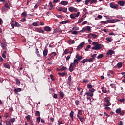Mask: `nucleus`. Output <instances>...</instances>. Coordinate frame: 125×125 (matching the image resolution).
I'll return each instance as SVG.
<instances>
[{"instance_id": "23", "label": "nucleus", "mask_w": 125, "mask_h": 125, "mask_svg": "<svg viewBox=\"0 0 125 125\" xmlns=\"http://www.w3.org/2000/svg\"><path fill=\"white\" fill-rule=\"evenodd\" d=\"M43 55L45 57H46L47 56V53H48V50L47 49L44 50L43 52Z\"/></svg>"}, {"instance_id": "45", "label": "nucleus", "mask_w": 125, "mask_h": 125, "mask_svg": "<svg viewBox=\"0 0 125 125\" xmlns=\"http://www.w3.org/2000/svg\"><path fill=\"white\" fill-rule=\"evenodd\" d=\"M120 112H121V108L117 109L116 110V113L117 114H120Z\"/></svg>"}, {"instance_id": "17", "label": "nucleus", "mask_w": 125, "mask_h": 125, "mask_svg": "<svg viewBox=\"0 0 125 125\" xmlns=\"http://www.w3.org/2000/svg\"><path fill=\"white\" fill-rule=\"evenodd\" d=\"M44 31L46 32H51V28L49 26H46L43 27Z\"/></svg>"}, {"instance_id": "43", "label": "nucleus", "mask_w": 125, "mask_h": 125, "mask_svg": "<svg viewBox=\"0 0 125 125\" xmlns=\"http://www.w3.org/2000/svg\"><path fill=\"white\" fill-rule=\"evenodd\" d=\"M83 18H81V19H80L78 21V24H80V23L83 22Z\"/></svg>"}, {"instance_id": "18", "label": "nucleus", "mask_w": 125, "mask_h": 125, "mask_svg": "<svg viewBox=\"0 0 125 125\" xmlns=\"http://www.w3.org/2000/svg\"><path fill=\"white\" fill-rule=\"evenodd\" d=\"M8 8H9V6H8V4H6L2 8V11H6Z\"/></svg>"}, {"instance_id": "34", "label": "nucleus", "mask_w": 125, "mask_h": 125, "mask_svg": "<svg viewBox=\"0 0 125 125\" xmlns=\"http://www.w3.org/2000/svg\"><path fill=\"white\" fill-rule=\"evenodd\" d=\"M59 76H61L62 77H64V76H65V75H66V73L65 72H62V73H60L59 72L58 73Z\"/></svg>"}, {"instance_id": "57", "label": "nucleus", "mask_w": 125, "mask_h": 125, "mask_svg": "<svg viewBox=\"0 0 125 125\" xmlns=\"http://www.w3.org/2000/svg\"><path fill=\"white\" fill-rule=\"evenodd\" d=\"M92 37L93 39H95L97 37V35L95 34H92Z\"/></svg>"}, {"instance_id": "54", "label": "nucleus", "mask_w": 125, "mask_h": 125, "mask_svg": "<svg viewBox=\"0 0 125 125\" xmlns=\"http://www.w3.org/2000/svg\"><path fill=\"white\" fill-rule=\"evenodd\" d=\"M50 78L52 80V81H55V79H54V76H53L52 74L50 75Z\"/></svg>"}, {"instance_id": "40", "label": "nucleus", "mask_w": 125, "mask_h": 125, "mask_svg": "<svg viewBox=\"0 0 125 125\" xmlns=\"http://www.w3.org/2000/svg\"><path fill=\"white\" fill-rule=\"evenodd\" d=\"M72 30H75L76 31H78L80 30V28H79L78 26H75L72 28Z\"/></svg>"}, {"instance_id": "22", "label": "nucleus", "mask_w": 125, "mask_h": 125, "mask_svg": "<svg viewBox=\"0 0 125 125\" xmlns=\"http://www.w3.org/2000/svg\"><path fill=\"white\" fill-rule=\"evenodd\" d=\"M118 3L120 6H124L125 5V1H119L118 2Z\"/></svg>"}, {"instance_id": "7", "label": "nucleus", "mask_w": 125, "mask_h": 125, "mask_svg": "<svg viewBox=\"0 0 125 125\" xmlns=\"http://www.w3.org/2000/svg\"><path fill=\"white\" fill-rule=\"evenodd\" d=\"M85 44V42H82L77 47V50L78 51L81 50V49H82L83 48V46H84Z\"/></svg>"}, {"instance_id": "26", "label": "nucleus", "mask_w": 125, "mask_h": 125, "mask_svg": "<svg viewBox=\"0 0 125 125\" xmlns=\"http://www.w3.org/2000/svg\"><path fill=\"white\" fill-rule=\"evenodd\" d=\"M1 46L3 49H5L6 47V42H5V43H1Z\"/></svg>"}, {"instance_id": "14", "label": "nucleus", "mask_w": 125, "mask_h": 125, "mask_svg": "<svg viewBox=\"0 0 125 125\" xmlns=\"http://www.w3.org/2000/svg\"><path fill=\"white\" fill-rule=\"evenodd\" d=\"M11 27L12 28V29H14V27H17L18 28L19 27H20V24H19V23H18L17 22H15V24L13 23H11Z\"/></svg>"}, {"instance_id": "47", "label": "nucleus", "mask_w": 125, "mask_h": 125, "mask_svg": "<svg viewBox=\"0 0 125 125\" xmlns=\"http://www.w3.org/2000/svg\"><path fill=\"white\" fill-rule=\"evenodd\" d=\"M70 18H71V19H75V18L76 17V16H75L73 14H71L70 15Z\"/></svg>"}, {"instance_id": "5", "label": "nucleus", "mask_w": 125, "mask_h": 125, "mask_svg": "<svg viewBox=\"0 0 125 125\" xmlns=\"http://www.w3.org/2000/svg\"><path fill=\"white\" fill-rule=\"evenodd\" d=\"M86 31H87V32H90L91 31V27L89 26H85L82 28V30H81L80 32H84Z\"/></svg>"}, {"instance_id": "50", "label": "nucleus", "mask_w": 125, "mask_h": 125, "mask_svg": "<svg viewBox=\"0 0 125 125\" xmlns=\"http://www.w3.org/2000/svg\"><path fill=\"white\" fill-rule=\"evenodd\" d=\"M35 116H37V117L40 116V112L39 111H36V112H35Z\"/></svg>"}, {"instance_id": "19", "label": "nucleus", "mask_w": 125, "mask_h": 125, "mask_svg": "<svg viewBox=\"0 0 125 125\" xmlns=\"http://www.w3.org/2000/svg\"><path fill=\"white\" fill-rule=\"evenodd\" d=\"M61 29H60V27H58L57 28H55L54 29V33L55 34H56L57 33H61Z\"/></svg>"}, {"instance_id": "13", "label": "nucleus", "mask_w": 125, "mask_h": 125, "mask_svg": "<svg viewBox=\"0 0 125 125\" xmlns=\"http://www.w3.org/2000/svg\"><path fill=\"white\" fill-rule=\"evenodd\" d=\"M68 10L70 12H77V11H78V10H77V8H76L74 7H70L68 8Z\"/></svg>"}, {"instance_id": "36", "label": "nucleus", "mask_w": 125, "mask_h": 125, "mask_svg": "<svg viewBox=\"0 0 125 125\" xmlns=\"http://www.w3.org/2000/svg\"><path fill=\"white\" fill-rule=\"evenodd\" d=\"M15 81H16V84H17L18 85V84H20V80H19L18 78H16L15 79Z\"/></svg>"}, {"instance_id": "64", "label": "nucleus", "mask_w": 125, "mask_h": 125, "mask_svg": "<svg viewBox=\"0 0 125 125\" xmlns=\"http://www.w3.org/2000/svg\"><path fill=\"white\" fill-rule=\"evenodd\" d=\"M58 11H63V8L60 7H59V8L58 9Z\"/></svg>"}, {"instance_id": "41", "label": "nucleus", "mask_w": 125, "mask_h": 125, "mask_svg": "<svg viewBox=\"0 0 125 125\" xmlns=\"http://www.w3.org/2000/svg\"><path fill=\"white\" fill-rule=\"evenodd\" d=\"M66 70H67V67L63 66L60 69V71H65Z\"/></svg>"}, {"instance_id": "51", "label": "nucleus", "mask_w": 125, "mask_h": 125, "mask_svg": "<svg viewBox=\"0 0 125 125\" xmlns=\"http://www.w3.org/2000/svg\"><path fill=\"white\" fill-rule=\"evenodd\" d=\"M97 56V54H95L91 56V57H92V59H95V57Z\"/></svg>"}, {"instance_id": "32", "label": "nucleus", "mask_w": 125, "mask_h": 125, "mask_svg": "<svg viewBox=\"0 0 125 125\" xmlns=\"http://www.w3.org/2000/svg\"><path fill=\"white\" fill-rule=\"evenodd\" d=\"M59 94H60V96L61 97H62V98H64V96L65 94H64V93H63V92L60 91L59 92Z\"/></svg>"}, {"instance_id": "3", "label": "nucleus", "mask_w": 125, "mask_h": 125, "mask_svg": "<svg viewBox=\"0 0 125 125\" xmlns=\"http://www.w3.org/2000/svg\"><path fill=\"white\" fill-rule=\"evenodd\" d=\"M97 3V0H85V5H88V4H93Z\"/></svg>"}, {"instance_id": "11", "label": "nucleus", "mask_w": 125, "mask_h": 125, "mask_svg": "<svg viewBox=\"0 0 125 125\" xmlns=\"http://www.w3.org/2000/svg\"><path fill=\"white\" fill-rule=\"evenodd\" d=\"M36 32H38V33H41V34H44V31L41 28L36 27L35 28Z\"/></svg>"}, {"instance_id": "20", "label": "nucleus", "mask_w": 125, "mask_h": 125, "mask_svg": "<svg viewBox=\"0 0 125 125\" xmlns=\"http://www.w3.org/2000/svg\"><path fill=\"white\" fill-rule=\"evenodd\" d=\"M70 21L69 20H65L64 21H62V22H60V24H69L70 23Z\"/></svg>"}, {"instance_id": "16", "label": "nucleus", "mask_w": 125, "mask_h": 125, "mask_svg": "<svg viewBox=\"0 0 125 125\" xmlns=\"http://www.w3.org/2000/svg\"><path fill=\"white\" fill-rule=\"evenodd\" d=\"M76 64H79V62H77V61L74 60L73 63L71 62L70 63V65H72L73 67H74V68H76V67L77 66Z\"/></svg>"}, {"instance_id": "2", "label": "nucleus", "mask_w": 125, "mask_h": 125, "mask_svg": "<svg viewBox=\"0 0 125 125\" xmlns=\"http://www.w3.org/2000/svg\"><path fill=\"white\" fill-rule=\"evenodd\" d=\"M111 99L110 97H105L104 99V106H111V103L110 102Z\"/></svg>"}, {"instance_id": "60", "label": "nucleus", "mask_w": 125, "mask_h": 125, "mask_svg": "<svg viewBox=\"0 0 125 125\" xmlns=\"http://www.w3.org/2000/svg\"><path fill=\"white\" fill-rule=\"evenodd\" d=\"M78 115H83V112L82 110H79L78 111Z\"/></svg>"}, {"instance_id": "31", "label": "nucleus", "mask_w": 125, "mask_h": 125, "mask_svg": "<svg viewBox=\"0 0 125 125\" xmlns=\"http://www.w3.org/2000/svg\"><path fill=\"white\" fill-rule=\"evenodd\" d=\"M4 67L5 68H6V69H10V65L7 64V63H5L4 64Z\"/></svg>"}, {"instance_id": "4", "label": "nucleus", "mask_w": 125, "mask_h": 125, "mask_svg": "<svg viewBox=\"0 0 125 125\" xmlns=\"http://www.w3.org/2000/svg\"><path fill=\"white\" fill-rule=\"evenodd\" d=\"M94 91H95V89L92 88L89 89L88 92L86 93V94L87 96H90L91 97H92V96H93V92H94Z\"/></svg>"}, {"instance_id": "10", "label": "nucleus", "mask_w": 125, "mask_h": 125, "mask_svg": "<svg viewBox=\"0 0 125 125\" xmlns=\"http://www.w3.org/2000/svg\"><path fill=\"white\" fill-rule=\"evenodd\" d=\"M109 5L111 8H113L114 9H116V8H118L119 6L116 4L114 3H110Z\"/></svg>"}, {"instance_id": "9", "label": "nucleus", "mask_w": 125, "mask_h": 125, "mask_svg": "<svg viewBox=\"0 0 125 125\" xmlns=\"http://www.w3.org/2000/svg\"><path fill=\"white\" fill-rule=\"evenodd\" d=\"M75 58L74 60H76L77 62L78 61H80V60H82L83 59V56H80L79 54H77L75 56Z\"/></svg>"}, {"instance_id": "61", "label": "nucleus", "mask_w": 125, "mask_h": 125, "mask_svg": "<svg viewBox=\"0 0 125 125\" xmlns=\"http://www.w3.org/2000/svg\"><path fill=\"white\" fill-rule=\"evenodd\" d=\"M70 58H71V55L67 56V57L66 58V61H69V59H70Z\"/></svg>"}, {"instance_id": "55", "label": "nucleus", "mask_w": 125, "mask_h": 125, "mask_svg": "<svg viewBox=\"0 0 125 125\" xmlns=\"http://www.w3.org/2000/svg\"><path fill=\"white\" fill-rule=\"evenodd\" d=\"M6 125H11V123L10 121H7L6 122Z\"/></svg>"}, {"instance_id": "62", "label": "nucleus", "mask_w": 125, "mask_h": 125, "mask_svg": "<svg viewBox=\"0 0 125 125\" xmlns=\"http://www.w3.org/2000/svg\"><path fill=\"white\" fill-rule=\"evenodd\" d=\"M79 120L81 122V123H83V120H84V118L81 117V118L79 119Z\"/></svg>"}, {"instance_id": "63", "label": "nucleus", "mask_w": 125, "mask_h": 125, "mask_svg": "<svg viewBox=\"0 0 125 125\" xmlns=\"http://www.w3.org/2000/svg\"><path fill=\"white\" fill-rule=\"evenodd\" d=\"M87 87L89 89L91 88V89H92V85L89 84L87 85Z\"/></svg>"}, {"instance_id": "49", "label": "nucleus", "mask_w": 125, "mask_h": 125, "mask_svg": "<svg viewBox=\"0 0 125 125\" xmlns=\"http://www.w3.org/2000/svg\"><path fill=\"white\" fill-rule=\"evenodd\" d=\"M38 23H39V21L34 22L32 23V25L34 26H38Z\"/></svg>"}, {"instance_id": "42", "label": "nucleus", "mask_w": 125, "mask_h": 125, "mask_svg": "<svg viewBox=\"0 0 125 125\" xmlns=\"http://www.w3.org/2000/svg\"><path fill=\"white\" fill-rule=\"evenodd\" d=\"M9 121L10 122H11V123H14V122H15V118H11Z\"/></svg>"}, {"instance_id": "58", "label": "nucleus", "mask_w": 125, "mask_h": 125, "mask_svg": "<svg viewBox=\"0 0 125 125\" xmlns=\"http://www.w3.org/2000/svg\"><path fill=\"white\" fill-rule=\"evenodd\" d=\"M92 37V33L89 34L88 35V38L91 39Z\"/></svg>"}, {"instance_id": "30", "label": "nucleus", "mask_w": 125, "mask_h": 125, "mask_svg": "<svg viewBox=\"0 0 125 125\" xmlns=\"http://www.w3.org/2000/svg\"><path fill=\"white\" fill-rule=\"evenodd\" d=\"M87 62H89V63H92L95 60L94 59H92V58H90V59H87Z\"/></svg>"}, {"instance_id": "59", "label": "nucleus", "mask_w": 125, "mask_h": 125, "mask_svg": "<svg viewBox=\"0 0 125 125\" xmlns=\"http://www.w3.org/2000/svg\"><path fill=\"white\" fill-rule=\"evenodd\" d=\"M49 5L50 7H53V5L52 4V2L50 1L49 3Z\"/></svg>"}, {"instance_id": "38", "label": "nucleus", "mask_w": 125, "mask_h": 125, "mask_svg": "<svg viewBox=\"0 0 125 125\" xmlns=\"http://www.w3.org/2000/svg\"><path fill=\"white\" fill-rule=\"evenodd\" d=\"M122 66H123V64L122 63V62H119L117 64V66L118 67V68H122Z\"/></svg>"}, {"instance_id": "27", "label": "nucleus", "mask_w": 125, "mask_h": 125, "mask_svg": "<svg viewBox=\"0 0 125 125\" xmlns=\"http://www.w3.org/2000/svg\"><path fill=\"white\" fill-rule=\"evenodd\" d=\"M101 89L103 93H107V90H106V88H105V87H102L101 88Z\"/></svg>"}, {"instance_id": "25", "label": "nucleus", "mask_w": 125, "mask_h": 125, "mask_svg": "<svg viewBox=\"0 0 125 125\" xmlns=\"http://www.w3.org/2000/svg\"><path fill=\"white\" fill-rule=\"evenodd\" d=\"M69 70L70 72H73L75 70V67L72 65V64L70 65Z\"/></svg>"}, {"instance_id": "33", "label": "nucleus", "mask_w": 125, "mask_h": 125, "mask_svg": "<svg viewBox=\"0 0 125 125\" xmlns=\"http://www.w3.org/2000/svg\"><path fill=\"white\" fill-rule=\"evenodd\" d=\"M87 61H88L87 58L85 59L82 60V61L81 62V63H82V64H85V62H88Z\"/></svg>"}, {"instance_id": "8", "label": "nucleus", "mask_w": 125, "mask_h": 125, "mask_svg": "<svg viewBox=\"0 0 125 125\" xmlns=\"http://www.w3.org/2000/svg\"><path fill=\"white\" fill-rule=\"evenodd\" d=\"M113 54H115V51L112 50H109L106 54V57H108V56H111V55H113Z\"/></svg>"}, {"instance_id": "28", "label": "nucleus", "mask_w": 125, "mask_h": 125, "mask_svg": "<svg viewBox=\"0 0 125 125\" xmlns=\"http://www.w3.org/2000/svg\"><path fill=\"white\" fill-rule=\"evenodd\" d=\"M25 118H26V120L28 121V122H32V120H31V115H30L26 116Z\"/></svg>"}, {"instance_id": "35", "label": "nucleus", "mask_w": 125, "mask_h": 125, "mask_svg": "<svg viewBox=\"0 0 125 125\" xmlns=\"http://www.w3.org/2000/svg\"><path fill=\"white\" fill-rule=\"evenodd\" d=\"M69 52H70V50H69L68 49H66L64 52H63V53L64 54H68V53H69Z\"/></svg>"}, {"instance_id": "48", "label": "nucleus", "mask_w": 125, "mask_h": 125, "mask_svg": "<svg viewBox=\"0 0 125 125\" xmlns=\"http://www.w3.org/2000/svg\"><path fill=\"white\" fill-rule=\"evenodd\" d=\"M41 120V118L40 117H38L36 119V122L37 124H39L40 123V121Z\"/></svg>"}, {"instance_id": "15", "label": "nucleus", "mask_w": 125, "mask_h": 125, "mask_svg": "<svg viewBox=\"0 0 125 125\" xmlns=\"http://www.w3.org/2000/svg\"><path fill=\"white\" fill-rule=\"evenodd\" d=\"M22 90V89L21 88H15L14 89V93L16 94H17L18 92H20Z\"/></svg>"}, {"instance_id": "53", "label": "nucleus", "mask_w": 125, "mask_h": 125, "mask_svg": "<svg viewBox=\"0 0 125 125\" xmlns=\"http://www.w3.org/2000/svg\"><path fill=\"white\" fill-rule=\"evenodd\" d=\"M110 86L112 88H116V84H111Z\"/></svg>"}, {"instance_id": "12", "label": "nucleus", "mask_w": 125, "mask_h": 125, "mask_svg": "<svg viewBox=\"0 0 125 125\" xmlns=\"http://www.w3.org/2000/svg\"><path fill=\"white\" fill-rule=\"evenodd\" d=\"M57 54L55 52H52L48 55V57H50L52 59H54V56H56Z\"/></svg>"}, {"instance_id": "52", "label": "nucleus", "mask_w": 125, "mask_h": 125, "mask_svg": "<svg viewBox=\"0 0 125 125\" xmlns=\"http://www.w3.org/2000/svg\"><path fill=\"white\" fill-rule=\"evenodd\" d=\"M22 15L23 17H26L27 16V13L26 12H23L22 14Z\"/></svg>"}, {"instance_id": "21", "label": "nucleus", "mask_w": 125, "mask_h": 125, "mask_svg": "<svg viewBox=\"0 0 125 125\" xmlns=\"http://www.w3.org/2000/svg\"><path fill=\"white\" fill-rule=\"evenodd\" d=\"M68 2V1H62L60 2V4H61L62 5H67Z\"/></svg>"}, {"instance_id": "44", "label": "nucleus", "mask_w": 125, "mask_h": 125, "mask_svg": "<svg viewBox=\"0 0 125 125\" xmlns=\"http://www.w3.org/2000/svg\"><path fill=\"white\" fill-rule=\"evenodd\" d=\"M63 12H64V13H67V11H68V9L66 7L63 8Z\"/></svg>"}, {"instance_id": "29", "label": "nucleus", "mask_w": 125, "mask_h": 125, "mask_svg": "<svg viewBox=\"0 0 125 125\" xmlns=\"http://www.w3.org/2000/svg\"><path fill=\"white\" fill-rule=\"evenodd\" d=\"M35 53L37 54L38 57H41V55L40 54V52H39L38 48H36Z\"/></svg>"}, {"instance_id": "46", "label": "nucleus", "mask_w": 125, "mask_h": 125, "mask_svg": "<svg viewBox=\"0 0 125 125\" xmlns=\"http://www.w3.org/2000/svg\"><path fill=\"white\" fill-rule=\"evenodd\" d=\"M72 35H78L79 34V33L77 31H73L72 32Z\"/></svg>"}, {"instance_id": "6", "label": "nucleus", "mask_w": 125, "mask_h": 125, "mask_svg": "<svg viewBox=\"0 0 125 125\" xmlns=\"http://www.w3.org/2000/svg\"><path fill=\"white\" fill-rule=\"evenodd\" d=\"M103 24H108V23H116V20H108L107 21H102Z\"/></svg>"}, {"instance_id": "37", "label": "nucleus", "mask_w": 125, "mask_h": 125, "mask_svg": "<svg viewBox=\"0 0 125 125\" xmlns=\"http://www.w3.org/2000/svg\"><path fill=\"white\" fill-rule=\"evenodd\" d=\"M103 56H104V55L102 54H99L98 56H97V59H100L101 58H103Z\"/></svg>"}, {"instance_id": "39", "label": "nucleus", "mask_w": 125, "mask_h": 125, "mask_svg": "<svg viewBox=\"0 0 125 125\" xmlns=\"http://www.w3.org/2000/svg\"><path fill=\"white\" fill-rule=\"evenodd\" d=\"M106 40L107 42H112V41H113V39H112V38H110V37H107L106 38Z\"/></svg>"}, {"instance_id": "1", "label": "nucleus", "mask_w": 125, "mask_h": 125, "mask_svg": "<svg viewBox=\"0 0 125 125\" xmlns=\"http://www.w3.org/2000/svg\"><path fill=\"white\" fill-rule=\"evenodd\" d=\"M92 44L94 45L92 47V49L93 50H99V49H101L103 47V45L99 44L98 42H94L92 43Z\"/></svg>"}, {"instance_id": "24", "label": "nucleus", "mask_w": 125, "mask_h": 125, "mask_svg": "<svg viewBox=\"0 0 125 125\" xmlns=\"http://www.w3.org/2000/svg\"><path fill=\"white\" fill-rule=\"evenodd\" d=\"M69 116H70V118H71L72 121H73V120H74V111L73 110L71 111Z\"/></svg>"}, {"instance_id": "56", "label": "nucleus", "mask_w": 125, "mask_h": 125, "mask_svg": "<svg viewBox=\"0 0 125 125\" xmlns=\"http://www.w3.org/2000/svg\"><path fill=\"white\" fill-rule=\"evenodd\" d=\"M79 100H76L75 102V105H76V106H79Z\"/></svg>"}]
</instances>
